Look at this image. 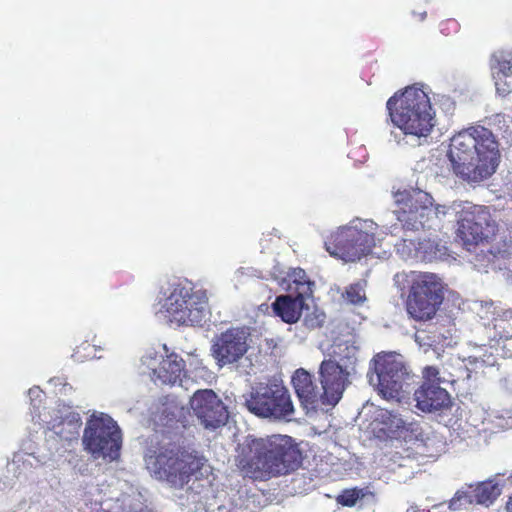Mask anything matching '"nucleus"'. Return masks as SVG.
<instances>
[{
	"label": "nucleus",
	"instance_id": "1",
	"mask_svg": "<svg viewBox=\"0 0 512 512\" xmlns=\"http://www.w3.org/2000/svg\"><path fill=\"white\" fill-rule=\"evenodd\" d=\"M394 202L398 206L395 211L398 221L404 229L419 231L433 228L442 217L453 215L457 222V238L468 252L475 251V259H469L478 270L487 267L491 254H485L479 245L493 233L490 214L486 207L475 205L469 201H454L451 205L434 206L430 194L420 189L397 191Z\"/></svg>",
	"mask_w": 512,
	"mask_h": 512
},
{
	"label": "nucleus",
	"instance_id": "2",
	"mask_svg": "<svg viewBox=\"0 0 512 512\" xmlns=\"http://www.w3.org/2000/svg\"><path fill=\"white\" fill-rule=\"evenodd\" d=\"M495 349L486 345H471V353L461 360L451 359L450 363L439 366H427L423 370L424 382L414 393L416 407L425 413L446 409L451 400L448 392L441 384L454 383L457 380L470 378L472 372L497 363Z\"/></svg>",
	"mask_w": 512,
	"mask_h": 512
},
{
	"label": "nucleus",
	"instance_id": "3",
	"mask_svg": "<svg viewBox=\"0 0 512 512\" xmlns=\"http://www.w3.org/2000/svg\"><path fill=\"white\" fill-rule=\"evenodd\" d=\"M499 157L494 135L483 126L469 127L450 140L448 158L452 171L470 185L491 177L499 164Z\"/></svg>",
	"mask_w": 512,
	"mask_h": 512
},
{
	"label": "nucleus",
	"instance_id": "4",
	"mask_svg": "<svg viewBox=\"0 0 512 512\" xmlns=\"http://www.w3.org/2000/svg\"><path fill=\"white\" fill-rule=\"evenodd\" d=\"M395 130L391 136L399 145L419 146L426 142L435 126V113L428 92L416 85L407 87L387 101Z\"/></svg>",
	"mask_w": 512,
	"mask_h": 512
},
{
	"label": "nucleus",
	"instance_id": "5",
	"mask_svg": "<svg viewBox=\"0 0 512 512\" xmlns=\"http://www.w3.org/2000/svg\"><path fill=\"white\" fill-rule=\"evenodd\" d=\"M146 468L156 479L183 488L192 478H207L212 468L199 450H147Z\"/></svg>",
	"mask_w": 512,
	"mask_h": 512
},
{
	"label": "nucleus",
	"instance_id": "6",
	"mask_svg": "<svg viewBox=\"0 0 512 512\" xmlns=\"http://www.w3.org/2000/svg\"><path fill=\"white\" fill-rule=\"evenodd\" d=\"M158 320L178 326L201 325L209 313L206 294L190 283H173L162 289L153 305Z\"/></svg>",
	"mask_w": 512,
	"mask_h": 512
},
{
	"label": "nucleus",
	"instance_id": "7",
	"mask_svg": "<svg viewBox=\"0 0 512 512\" xmlns=\"http://www.w3.org/2000/svg\"><path fill=\"white\" fill-rule=\"evenodd\" d=\"M378 225L370 219L356 218L337 228L325 241L327 252L343 262H355L368 255L380 241Z\"/></svg>",
	"mask_w": 512,
	"mask_h": 512
},
{
	"label": "nucleus",
	"instance_id": "8",
	"mask_svg": "<svg viewBox=\"0 0 512 512\" xmlns=\"http://www.w3.org/2000/svg\"><path fill=\"white\" fill-rule=\"evenodd\" d=\"M337 370L330 363L319 367L320 386L314 383L305 369H297L292 376V384L301 405L307 412L327 410L334 407L342 398L345 389L336 380Z\"/></svg>",
	"mask_w": 512,
	"mask_h": 512
},
{
	"label": "nucleus",
	"instance_id": "9",
	"mask_svg": "<svg viewBox=\"0 0 512 512\" xmlns=\"http://www.w3.org/2000/svg\"><path fill=\"white\" fill-rule=\"evenodd\" d=\"M273 276L283 290L290 291L288 295L278 296L272 304L274 313L284 322L296 323L304 310L308 311L309 306L305 299L313 292L314 283L311 282L303 269L275 267Z\"/></svg>",
	"mask_w": 512,
	"mask_h": 512
},
{
	"label": "nucleus",
	"instance_id": "10",
	"mask_svg": "<svg viewBox=\"0 0 512 512\" xmlns=\"http://www.w3.org/2000/svg\"><path fill=\"white\" fill-rule=\"evenodd\" d=\"M395 283L400 285L406 282L410 285L407 299V312L416 320L431 319L441 304L442 283L433 273L428 272H402L394 277Z\"/></svg>",
	"mask_w": 512,
	"mask_h": 512
},
{
	"label": "nucleus",
	"instance_id": "11",
	"mask_svg": "<svg viewBox=\"0 0 512 512\" xmlns=\"http://www.w3.org/2000/svg\"><path fill=\"white\" fill-rule=\"evenodd\" d=\"M367 378L383 398L399 401L408 392L411 375L400 354L379 353L370 362Z\"/></svg>",
	"mask_w": 512,
	"mask_h": 512
},
{
	"label": "nucleus",
	"instance_id": "12",
	"mask_svg": "<svg viewBox=\"0 0 512 512\" xmlns=\"http://www.w3.org/2000/svg\"><path fill=\"white\" fill-rule=\"evenodd\" d=\"M302 458L301 450H242L237 466L245 476L265 480L296 470Z\"/></svg>",
	"mask_w": 512,
	"mask_h": 512
},
{
	"label": "nucleus",
	"instance_id": "13",
	"mask_svg": "<svg viewBox=\"0 0 512 512\" xmlns=\"http://www.w3.org/2000/svg\"><path fill=\"white\" fill-rule=\"evenodd\" d=\"M248 410L258 417L291 420L294 406L287 389L279 382L260 383L246 399Z\"/></svg>",
	"mask_w": 512,
	"mask_h": 512
},
{
	"label": "nucleus",
	"instance_id": "14",
	"mask_svg": "<svg viewBox=\"0 0 512 512\" xmlns=\"http://www.w3.org/2000/svg\"><path fill=\"white\" fill-rule=\"evenodd\" d=\"M419 426L401 414L387 409L375 408L374 419L362 428V444L378 446L387 439L415 436L418 437Z\"/></svg>",
	"mask_w": 512,
	"mask_h": 512
},
{
	"label": "nucleus",
	"instance_id": "15",
	"mask_svg": "<svg viewBox=\"0 0 512 512\" xmlns=\"http://www.w3.org/2000/svg\"><path fill=\"white\" fill-rule=\"evenodd\" d=\"M82 441L85 448H121L123 436L110 415L94 411L86 421Z\"/></svg>",
	"mask_w": 512,
	"mask_h": 512
},
{
	"label": "nucleus",
	"instance_id": "16",
	"mask_svg": "<svg viewBox=\"0 0 512 512\" xmlns=\"http://www.w3.org/2000/svg\"><path fill=\"white\" fill-rule=\"evenodd\" d=\"M140 370L156 384L174 385L184 374V361L175 353L164 356L155 349H148L140 359Z\"/></svg>",
	"mask_w": 512,
	"mask_h": 512
},
{
	"label": "nucleus",
	"instance_id": "17",
	"mask_svg": "<svg viewBox=\"0 0 512 512\" xmlns=\"http://www.w3.org/2000/svg\"><path fill=\"white\" fill-rule=\"evenodd\" d=\"M250 333L244 327H233L212 341L211 355L219 367L238 362L248 351Z\"/></svg>",
	"mask_w": 512,
	"mask_h": 512
},
{
	"label": "nucleus",
	"instance_id": "18",
	"mask_svg": "<svg viewBox=\"0 0 512 512\" xmlns=\"http://www.w3.org/2000/svg\"><path fill=\"white\" fill-rule=\"evenodd\" d=\"M190 406L200 423L207 429H216L228 419L226 407L210 389L196 391L190 399Z\"/></svg>",
	"mask_w": 512,
	"mask_h": 512
},
{
	"label": "nucleus",
	"instance_id": "19",
	"mask_svg": "<svg viewBox=\"0 0 512 512\" xmlns=\"http://www.w3.org/2000/svg\"><path fill=\"white\" fill-rule=\"evenodd\" d=\"M39 419L48 429L53 430L60 439L68 444H71V441L76 440L79 436L81 417L68 407L62 406L49 410L45 408L42 412H39Z\"/></svg>",
	"mask_w": 512,
	"mask_h": 512
},
{
	"label": "nucleus",
	"instance_id": "20",
	"mask_svg": "<svg viewBox=\"0 0 512 512\" xmlns=\"http://www.w3.org/2000/svg\"><path fill=\"white\" fill-rule=\"evenodd\" d=\"M358 348L354 344L346 342L336 343L333 347L332 359L323 360L322 363H330L337 370L335 377L343 388L350 384L349 377L355 372L357 362Z\"/></svg>",
	"mask_w": 512,
	"mask_h": 512
},
{
	"label": "nucleus",
	"instance_id": "21",
	"mask_svg": "<svg viewBox=\"0 0 512 512\" xmlns=\"http://www.w3.org/2000/svg\"><path fill=\"white\" fill-rule=\"evenodd\" d=\"M490 69L499 95L505 96L512 91V52L496 51L490 59Z\"/></svg>",
	"mask_w": 512,
	"mask_h": 512
},
{
	"label": "nucleus",
	"instance_id": "22",
	"mask_svg": "<svg viewBox=\"0 0 512 512\" xmlns=\"http://www.w3.org/2000/svg\"><path fill=\"white\" fill-rule=\"evenodd\" d=\"M320 451L322 454L319 456L325 459L326 464L331 467V471L336 474H342L352 470L357 463V459L349 450H337V455L329 450Z\"/></svg>",
	"mask_w": 512,
	"mask_h": 512
},
{
	"label": "nucleus",
	"instance_id": "23",
	"mask_svg": "<svg viewBox=\"0 0 512 512\" xmlns=\"http://www.w3.org/2000/svg\"><path fill=\"white\" fill-rule=\"evenodd\" d=\"M501 492V486L492 480L484 481L473 489L475 502L485 506L491 505Z\"/></svg>",
	"mask_w": 512,
	"mask_h": 512
},
{
	"label": "nucleus",
	"instance_id": "24",
	"mask_svg": "<svg viewBox=\"0 0 512 512\" xmlns=\"http://www.w3.org/2000/svg\"><path fill=\"white\" fill-rule=\"evenodd\" d=\"M140 493L123 494L118 498L108 512H151L141 501Z\"/></svg>",
	"mask_w": 512,
	"mask_h": 512
},
{
	"label": "nucleus",
	"instance_id": "25",
	"mask_svg": "<svg viewBox=\"0 0 512 512\" xmlns=\"http://www.w3.org/2000/svg\"><path fill=\"white\" fill-rule=\"evenodd\" d=\"M366 282L359 281L357 283L349 285L345 292L342 294L343 299L352 305L359 306L366 301L365 292Z\"/></svg>",
	"mask_w": 512,
	"mask_h": 512
},
{
	"label": "nucleus",
	"instance_id": "26",
	"mask_svg": "<svg viewBox=\"0 0 512 512\" xmlns=\"http://www.w3.org/2000/svg\"><path fill=\"white\" fill-rule=\"evenodd\" d=\"M371 493L363 488H351L343 490L337 497L336 502L342 506L353 507L358 501H361L365 496Z\"/></svg>",
	"mask_w": 512,
	"mask_h": 512
},
{
	"label": "nucleus",
	"instance_id": "27",
	"mask_svg": "<svg viewBox=\"0 0 512 512\" xmlns=\"http://www.w3.org/2000/svg\"><path fill=\"white\" fill-rule=\"evenodd\" d=\"M396 249L398 254L403 259H416L420 260L419 245L416 244L415 240L403 238L400 243H397Z\"/></svg>",
	"mask_w": 512,
	"mask_h": 512
},
{
	"label": "nucleus",
	"instance_id": "28",
	"mask_svg": "<svg viewBox=\"0 0 512 512\" xmlns=\"http://www.w3.org/2000/svg\"><path fill=\"white\" fill-rule=\"evenodd\" d=\"M263 439L257 441V448H292L291 438L284 435H271L266 439L267 443L263 442Z\"/></svg>",
	"mask_w": 512,
	"mask_h": 512
},
{
	"label": "nucleus",
	"instance_id": "29",
	"mask_svg": "<svg viewBox=\"0 0 512 512\" xmlns=\"http://www.w3.org/2000/svg\"><path fill=\"white\" fill-rule=\"evenodd\" d=\"M99 350H101L100 347L84 342L75 349L72 357L77 362H83L86 359L96 358V352Z\"/></svg>",
	"mask_w": 512,
	"mask_h": 512
},
{
	"label": "nucleus",
	"instance_id": "30",
	"mask_svg": "<svg viewBox=\"0 0 512 512\" xmlns=\"http://www.w3.org/2000/svg\"><path fill=\"white\" fill-rule=\"evenodd\" d=\"M473 502H475L473 491L469 492L459 490L450 500L449 508L452 510H458L461 508V506L466 504H472Z\"/></svg>",
	"mask_w": 512,
	"mask_h": 512
},
{
	"label": "nucleus",
	"instance_id": "31",
	"mask_svg": "<svg viewBox=\"0 0 512 512\" xmlns=\"http://www.w3.org/2000/svg\"><path fill=\"white\" fill-rule=\"evenodd\" d=\"M310 311V309L308 310ZM325 321V315L323 312L314 308L311 312H307L304 317V324L310 329L320 327Z\"/></svg>",
	"mask_w": 512,
	"mask_h": 512
},
{
	"label": "nucleus",
	"instance_id": "32",
	"mask_svg": "<svg viewBox=\"0 0 512 512\" xmlns=\"http://www.w3.org/2000/svg\"><path fill=\"white\" fill-rule=\"evenodd\" d=\"M449 256L450 255H449L448 248L445 245L437 242L433 252L426 251V255L424 256V261L431 262V261H435V260H446V259H448Z\"/></svg>",
	"mask_w": 512,
	"mask_h": 512
},
{
	"label": "nucleus",
	"instance_id": "33",
	"mask_svg": "<svg viewBox=\"0 0 512 512\" xmlns=\"http://www.w3.org/2000/svg\"><path fill=\"white\" fill-rule=\"evenodd\" d=\"M89 452H91V457L94 459V460H97L99 458H103V459H109V461H113V460H116L119 458L120 454H119V451L120 450H88Z\"/></svg>",
	"mask_w": 512,
	"mask_h": 512
},
{
	"label": "nucleus",
	"instance_id": "34",
	"mask_svg": "<svg viewBox=\"0 0 512 512\" xmlns=\"http://www.w3.org/2000/svg\"><path fill=\"white\" fill-rule=\"evenodd\" d=\"M436 244H437V241L436 240H432V239H424V240L418 242L419 254H420V260L421 261H424V256L426 255V251L427 252H429V251L433 252V250L435 249Z\"/></svg>",
	"mask_w": 512,
	"mask_h": 512
},
{
	"label": "nucleus",
	"instance_id": "35",
	"mask_svg": "<svg viewBox=\"0 0 512 512\" xmlns=\"http://www.w3.org/2000/svg\"><path fill=\"white\" fill-rule=\"evenodd\" d=\"M490 422L494 423L495 427L501 429L512 427V420L510 418H505L503 416H495V421L491 420Z\"/></svg>",
	"mask_w": 512,
	"mask_h": 512
},
{
	"label": "nucleus",
	"instance_id": "36",
	"mask_svg": "<svg viewBox=\"0 0 512 512\" xmlns=\"http://www.w3.org/2000/svg\"><path fill=\"white\" fill-rule=\"evenodd\" d=\"M499 438V435L497 433H491L490 434V441H488L487 445H494L497 444V439Z\"/></svg>",
	"mask_w": 512,
	"mask_h": 512
},
{
	"label": "nucleus",
	"instance_id": "37",
	"mask_svg": "<svg viewBox=\"0 0 512 512\" xmlns=\"http://www.w3.org/2000/svg\"><path fill=\"white\" fill-rule=\"evenodd\" d=\"M49 383L54 384V385H60V384H62V381L60 378H52L49 380Z\"/></svg>",
	"mask_w": 512,
	"mask_h": 512
},
{
	"label": "nucleus",
	"instance_id": "38",
	"mask_svg": "<svg viewBox=\"0 0 512 512\" xmlns=\"http://www.w3.org/2000/svg\"><path fill=\"white\" fill-rule=\"evenodd\" d=\"M506 510L507 512H512V496L509 498V501L507 502Z\"/></svg>",
	"mask_w": 512,
	"mask_h": 512
},
{
	"label": "nucleus",
	"instance_id": "39",
	"mask_svg": "<svg viewBox=\"0 0 512 512\" xmlns=\"http://www.w3.org/2000/svg\"><path fill=\"white\" fill-rule=\"evenodd\" d=\"M406 512H418V508L417 506L412 505L407 509Z\"/></svg>",
	"mask_w": 512,
	"mask_h": 512
}]
</instances>
